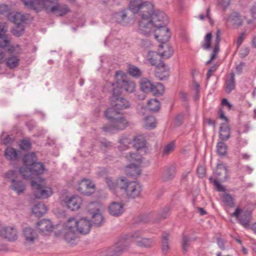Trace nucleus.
<instances>
[{"label":"nucleus","mask_w":256,"mask_h":256,"mask_svg":"<svg viewBox=\"0 0 256 256\" xmlns=\"http://www.w3.org/2000/svg\"><path fill=\"white\" fill-rule=\"evenodd\" d=\"M129 8L134 14L140 13L138 29L144 35L149 34L154 28L165 26L168 22L166 15L162 12L154 11L150 2L130 0Z\"/></svg>","instance_id":"1"},{"label":"nucleus","mask_w":256,"mask_h":256,"mask_svg":"<svg viewBox=\"0 0 256 256\" xmlns=\"http://www.w3.org/2000/svg\"><path fill=\"white\" fill-rule=\"evenodd\" d=\"M120 92L118 90H113L112 96L110 98L112 107L108 108L105 112V116L107 118H113L114 115H118L121 110L128 108L130 106L128 101L120 96Z\"/></svg>","instance_id":"2"},{"label":"nucleus","mask_w":256,"mask_h":256,"mask_svg":"<svg viewBox=\"0 0 256 256\" xmlns=\"http://www.w3.org/2000/svg\"><path fill=\"white\" fill-rule=\"evenodd\" d=\"M126 158L129 162L125 168L126 174L132 176H139L140 174V166L142 162V156L138 152H130L126 154Z\"/></svg>","instance_id":"3"},{"label":"nucleus","mask_w":256,"mask_h":256,"mask_svg":"<svg viewBox=\"0 0 256 256\" xmlns=\"http://www.w3.org/2000/svg\"><path fill=\"white\" fill-rule=\"evenodd\" d=\"M118 184L120 189L124 190L126 196L132 198H136L140 196L142 186L136 182H128L125 178H121L118 182L112 186L110 184V188H113Z\"/></svg>","instance_id":"4"},{"label":"nucleus","mask_w":256,"mask_h":256,"mask_svg":"<svg viewBox=\"0 0 256 256\" xmlns=\"http://www.w3.org/2000/svg\"><path fill=\"white\" fill-rule=\"evenodd\" d=\"M116 84H113L112 86L115 85L118 87V89L115 88L116 90H122L128 93L134 92L136 88V84L132 80H128L126 74L122 72L118 71L116 74Z\"/></svg>","instance_id":"5"},{"label":"nucleus","mask_w":256,"mask_h":256,"mask_svg":"<svg viewBox=\"0 0 256 256\" xmlns=\"http://www.w3.org/2000/svg\"><path fill=\"white\" fill-rule=\"evenodd\" d=\"M18 173L16 170H8L5 174V178L10 183V188L18 194H22L26 190V184L20 180L16 179Z\"/></svg>","instance_id":"6"},{"label":"nucleus","mask_w":256,"mask_h":256,"mask_svg":"<svg viewBox=\"0 0 256 256\" xmlns=\"http://www.w3.org/2000/svg\"><path fill=\"white\" fill-rule=\"evenodd\" d=\"M140 90L145 93H152L154 96L162 95L164 91V86L160 83H154L146 78L140 81Z\"/></svg>","instance_id":"7"},{"label":"nucleus","mask_w":256,"mask_h":256,"mask_svg":"<svg viewBox=\"0 0 256 256\" xmlns=\"http://www.w3.org/2000/svg\"><path fill=\"white\" fill-rule=\"evenodd\" d=\"M130 245L128 235L125 234L108 250L106 256H120L130 248Z\"/></svg>","instance_id":"8"},{"label":"nucleus","mask_w":256,"mask_h":256,"mask_svg":"<svg viewBox=\"0 0 256 256\" xmlns=\"http://www.w3.org/2000/svg\"><path fill=\"white\" fill-rule=\"evenodd\" d=\"M102 205L98 202H90L87 206V209L92 215V222L96 226H100L104 219L101 214Z\"/></svg>","instance_id":"9"},{"label":"nucleus","mask_w":256,"mask_h":256,"mask_svg":"<svg viewBox=\"0 0 256 256\" xmlns=\"http://www.w3.org/2000/svg\"><path fill=\"white\" fill-rule=\"evenodd\" d=\"M45 168L42 164L36 162L30 166L21 167L19 172L24 178L32 179L34 178V176L42 174Z\"/></svg>","instance_id":"10"},{"label":"nucleus","mask_w":256,"mask_h":256,"mask_svg":"<svg viewBox=\"0 0 256 256\" xmlns=\"http://www.w3.org/2000/svg\"><path fill=\"white\" fill-rule=\"evenodd\" d=\"M65 240L68 244H74L72 241L76 240V234L78 231V220L74 218H70L68 220L65 224Z\"/></svg>","instance_id":"11"},{"label":"nucleus","mask_w":256,"mask_h":256,"mask_svg":"<svg viewBox=\"0 0 256 256\" xmlns=\"http://www.w3.org/2000/svg\"><path fill=\"white\" fill-rule=\"evenodd\" d=\"M130 244L134 242L138 246L148 248L154 245V241L150 238H142L140 231L130 232L128 234Z\"/></svg>","instance_id":"12"},{"label":"nucleus","mask_w":256,"mask_h":256,"mask_svg":"<svg viewBox=\"0 0 256 256\" xmlns=\"http://www.w3.org/2000/svg\"><path fill=\"white\" fill-rule=\"evenodd\" d=\"M34 195L36 198L44 199L52 196V192L50 188L45 186L42 183L40 184L34 180L31 181Z\"/></svg>","instance_id":"13"},{"label":"nucleus","mask_w":256,"mask_h":256,"mask_svg":"<svg viewBox=\"0 0 256 256\" xmlns=\"http://www.w3.org/2000/svg\"><path fill=\"white\" fill-rule=\"evenodd\" d=\"M114 115L113 118H108L110 120L109 126H104L103 130L105 132H111L114 130H122L128 126V122L124 117H117Z\"/></svg>","instance_id":"14"},{"label":"nucleus","mask_w":256,"mask_h":256,"mask_svg":"<svg viewBox=\"0 0 256 256\" xmlns=\"http://www.w3.org/2000/svg\"><path fill=\"white\" fill-rule=\"evenodd\" d=\"M40 6L44 8L47 13L62 14L63 6L60 4L58 0H47Z\"/></svg>","instance_id":"15"},{"label":"nucleus","mask_w":256,"mask_h":256,"mask_svg":"<svg viewBox=\"0 0 256 256\" xmlns=\"http://www.w3.org/2000/svg\"><path fill=\"white\" fill-rule=\"evenodd\" d=\"M230 216L238 219L240 223L244 228H250V222L252 218L250 212L243 211L242 209L238 208Z\"/></svg>","instance_id":"16"},{"label":"nucleus","mask_w":256,"mask_h":256,"mask_svg":"<svg viewBox=\"0 0 256 256\" xmlns=\"http://www.w3.org/2000/svg\"><path fill=\"white\" fill-rule=\"evenodd\" d=\"M155 38L160 42L166 43L170 38L171 34L169 29L165 26L153 29Z\"/></svg>","instance_id":"17"},{"label":"nucleus","mask_w":256,"mask_h":256,"mask_svg":"<svg viewBox=\"0 0 256 256\" xmlns=\"http://www.w3.org/2000/svg\"><path fill=\"white\" fill-rule=\"evenodd\" d=\"M78 190L80 193L89 196L94 192L95 184L90 180L83 179L78 184Z\"/></svg>","instance_id":"18"},{"label":"nucleus","mask_w":256,"mask_h":256,"mask_svg":"<svg viewBox=\"0 0 256 256\" xmlns=\"http://www.w3.org/2000/svg\"><path fill=\"white\" fill-rule=\"evenodd\" d=\"M124 206L122 202H112L108 207L110 214L114 216H121L124 212Z\"/></svg>","instance_id":"19"},{"label":"nucleus","mask_w":256,"mask_h":256,"mask_svg":"<svg viewBox=\"0 0 256 256\" xmlns=\"http://www.w3.org/2000/svg\"><path fill=\"white\" fill-rule=\"evenodd\" d=\"M8 31L6 24L0 22V48H5L9 46L11 37L9 34H6Z\"/></svg>","instance_id":"20"},{"label":"nucleus","mask_w":256,"mask_h":256,"mask_svg":"<svg viewBox=\"0 0 256 256\" xmlns=\"http://www.w3.org/2000/svg\"><path fill=\"white\" fill-rule=\"evenodd\" d=\"M36 227L39 230L40 232L42 234L47 235L52 232L54 226L52 222L48 220L43 219L36 224Z\"/></svg>","instance_id":"21"},{"label":"nucleus","mask_w":256,"mask_h":256,"mask_svg":"<svg viewBox=\"0 0 256 256\" xmlns=\"http://www.w3.org/2000/svg\"><path fill=\"white\" fill-rule=\"evenodd\" d=\"M66 203L67 208L72 211L78 210L82 204V199L78 196H74L68 198Z\"/></svg>","instance_id":"22"},{"label":"nucleus","mask_w":256,"mask_h":256,"mask_svg":"<svg viewBox=\"0 0 256 256\" xmlns=\"http://www.w3.org/2000/svg\"><path fill=\"white\" fill-rule=\"evenodd\" d=\"M226 22L227 24L238 27L242 26V20L240 14L235 12H231L230 15L226 18Z\"/></svg>","instance_id":"23"},{"label":"nucleus","mask_w":256,"mask_h":256,"mask_svg":"<svg viewBox=\"0 0 256 256\" xmlns=\"http://www.w3.org/2000/svg\"><path fill=\"white\" fill-rule=\"evenodd\" d=\"M155 76L160 80L168 78L170 76L169 68L163 62L156 66Z\"/></svg>","instance_id":"24"},{"label":"nucleus","mask_w":256,"mask_h":256,"mask_svg":"<svg viewBox=\"0 0 256 256\" xmlns=\"http://www.w3.org/2000/svg\"><path fill=\"white\" fill-rule=\"evenodd\" d=\"M2 235L10 241L15 240L18 238L17 230L14 227L4 228L0 231Z\"/></svg>","instance_id":"25"},{"label":"nucleus","mask_w":256,"mask_h":256,"mask_svg":"<svg viewBox=\"0 0 256 256\" xmlns=\"http://www.w3.org/2000/svg\"><path fill=\"white\" fill-rule=\"evenodd\" d=\"M91 223L86 218H82L78 220L77 232L86 234H88L90 229Z\"/></svg>","instance_id":"26"},{"label":"nucleus","mask_w":256,"mask_h":256,"mask_svg":"<svg viewBox=\"0 0 256 256\" xmlns=\"http://www.w3.org/2000/svg\"><path fill=\"white\" fill-rule=\"evenodd\" d=\"M158 52L162 58H168L172 56L174 50L168 44L164 43L160 45Z\"/></svg>","instance_id":"27"},{"label":"nucleus","mask_w":256,"mask_h":256,"mask_svg":"<svg viewBox=\"0 0 256 256\" xmlns=\"http://www.w3.org/2000/svg\"><path fill=\"white\" fill-rule=\"evenodd\" d=\"M161 56L159 52L157 53L154 51H150L146 56V60L152 66H156L162 63L161 61Z\"/></svg>","instance_id":"28"},{"label":"nucleus","mask_w":256,"mask_h":256,"mask_svg":"<svg viewBox=\"0 0 256 256\" xmlns=\"http://www.w3.org/2000/svg\"><path fill=\"white\" fill-rule=\"evenodd\" d=\"M23 235L28 243H33L37 235L34 230L30 228H25L23 230Z\"/></svg>","instance_id":"29"},{"label":"nucleus","mask_w":256,"mask_h":256,"mask_svg":"<svg viewBox=\"0 0 256 256\" xmlns=\"http://www.w3.org/2000/svg\"><path fill=\"white\" fill-rule=\"evenodd\" d=\"M220 40V32L219 30H217L216 34V40L214 46L211 56L210 60L207 62V64H209L212 60H214L216 58V56L219 52V43Z\"/></svg>","instance_id":"30"},{"label":"nucleus","mask_w":256,"mask_h":256,"mask_svg":"<svg viewBox=\"0 0 256 256\" xmlns=\"http://www.w3.org/2000/svg\"><path fill=\"white\" fill-rule=\"evenodd\" d=\"M47 210V208L44 204L39 202L34 206L32 212L36 216L40 217L46 212Z\"/></svg>","instance_id":"31"},{"label":"nucleus","mask_w":256,"mask_h":256,"mask_svg":"<svg viewBox=\"0 0 256 256\" xmlns=\"http://www.w3.org/2000/svg\"><path fill=\"white\" fill-rule=\"evenodd\" d=\"M215 173L220 180L224 181L226 179L227 170L223 164H219L217 165Z\"/></svg>","instance_id":"32"},{"label":"nucleus","mask_w":256,"mask_h":256,"mask_svg":"<svg viewBox=\"0 0 256 256\" xmlns=\"http://www.w3.org/2000/svg\"><path fill=\"white\" fill-rule=\"evenodd\" d=\"M127 12L126 10H122L115 13L113 18L116 22L122 25H126L128 24Z\"/></svg>","instance_id":"33"},{"label":"nucleus","mask_w":256,"mask_h":256,"mask_svg":"<svg viewBox=\"0 0 256 256\" xmlns=\"http://www.w3.org/2000/svg\"><path fill=\"white\" fill-rule=\"evenodd\" d=\"M220 138L223 140H228L230 136V128L228 124L223 123L220 129Z\"/></svg>","instance_id":"34"},{"label":"nucleus","mask_w":256,"mask_h":256,"mask_svg":"<svg viewBox=\"0 0 256 256\" xmlns=\"http://www.w3.org/2000/svg\"><path fill=\"white\" fill-rule=\"evenodd\" d=\"M6 66L10 69H14L18 67L20 62V60L18 56H12L6 59Z\"/></svg>","instance_id":"35"},{"label":"nucleus","mask_w":256,"mask_h":256,"mask_svg":"<svg viewBox=\"0 0 256 256\" xmlns=\"http://www.w3.org/2000/svg\"><path fill=\"white\" fill-rule=\"evenodd\" d=\"M4 156L8 160L14 161L16 160L18 158V153L16 149L9 147L5 150Z\"/></svg>","instance_id":"36"},{"label":"nucleus","mask_w":256,"mask_h":256,"mask_svg":"<svg viewBox=\"0 0 256 256\" xmlns=\"http://www.w3.org/2000/svg\"><path fill=\"white\" fill-rule=\"evenodd\" d=\"M37 160L36 155L34 152L28 153L23 158L24 165L23 166H30Z\"/></svg>","instance_id":"37"},{"label":"nucleus","mask_w":256,"mask_h":256,"mask_svg":"<svg viewBox=\"0 0 256 256\" xmlns=\"http://www.w3.org/2000/svg\"><path fill=\"white\" fill-rule=\"evenodd\" d=\"M234 88V75L233 73H230L226 82V91L227 93H230Z\"/></svg>","instance_id":"38"},{"label":"nucleus","mask_w":256,"mask_h":256,"mask_svg":"<svg viewBox=\"0 0 256 256\" xmlns=\"http://www.w3.org/2000/svg\"><path fill=\"white\" fill-rule=\"evenodd\" d=\"M28 16L20 12H16L12 16V21L16 25L22 24V23L28 20Z\"/></svg>","instance_id":"39"},{"label":"nucleus","mask_w":256,"mask_h":256,"mask_svg":"<svg viewBox=\"0 0 256 256\" xmlns=\"http://www.w3.org/2000/svg\"><path fill=\"white\" fill-rule=\"evenodd\" d=\"M134 146L137 150L142 148L145 146L146 140L142 135L136 136L134 138Z\"/></svg>","instance_id":"40"},{"label":"nucleus","mask_w":256,"mask_h":256,"mask_svg":"<svg viewBox=\"0 0 256 256\" xmlns=\"http://www.w3.org/2000/svg\"><path fill=\"white\" fill-rule=\"evenodd\" d=\"M131 143V139L126 136H124L120 140L118 148L120 151L124 150L128 148V144Z\"/></svg>","instance_id":"41"},{"label":"nucleus","mask_w":256,"mask_h":256,"mask_svg":"<svg viewBox=\"0 0 256 256\" xmlns=\"http://www.w3.org/2000/svg\"><path fill=\"white\" fill-rule=\"evenodd\" d=\"M144 126L146 128H153L156 126L155 118L153 116H148L144 120Z\"/></svg>","instance_id":"42"},{"label":"nucleus","mask_w":256,"mask_h":256,"mask_svg":"<svg viewBox=\"0 0 256 256\" xmlns=\"http://www.w3.org/2000/svg\"><path fill=\"white\" fill-rule=\"evenodd\" d=\"M128 74L134 76L138 78L141 76L140 70L136 66L132 64H129L128 66Z\"/></svg>","instance_id":"43"},{"label":"nucleus","mask_w":256,"mask_h":256,"mask_svg":"<svg viewBox=\"0 0 256 256\" xmlns=\"http://www.w3.org/2000/svg\"><path fill=\"white\" fill-rule=\"evenodd\" d=\"M160 102L154 98L148 101L147 107L151 111H157L160 109Z\"/></svg>","instance_id":"44"},{"label":"nucleus","mask_w":256,"mask_h":256,"mask_svg":"<svg viewBox=\"0 0 256 256\" xmlns=\"http://www.w3.org/2000/svg\"><path fill=\"white\" fill-rule=\"evenodd\" d=\"M175 175V170L173 168L166 170L163 174L162 179L164 181H168L172 179Z\"/></svg>","instance_id":"45"},{"label":"nucleus","mask_w":256,"mask_h":256,"mask_svg":"<svg viewBox=\"0 0 256 256\" xmlns=\"http://www.w3.org/2000/svg\"><path fill=\"white\" fill-rule=\"evenodd\" d=\"M176 146L174 142H170L164 146L162 150V154L167 156L173 152Z\"/></svg>","instance_id":"46"},{"label":"nucleus","mask_w":256,"mask_h":256,"mask_svg":"<svg viewBox=\"0 0 256 256\" xmlns=\"http://www.w3.org/2000/svg\"><path fill=\"white\" fill-rule=\"evenodd\" d=\"M162 238V250L163 252L166 253L170 248L168 242L169 234L168 233H164Z\"/></svg>","instance_id":"47"},{"label":"nucleus","mask_w":256,"mask_h":256,"mask_svg":"<svg viewBox=\"0 0 256 256\" xmlns=\"http://www.w3.org/2000/svg\"><path fill=\"white\" fill-rule=\"evenodd\" d=\"M217 152L220 156H224L226 153L227 146L226 144L222 142H219L216 146Z\"/></svg>","instance_id":"48"},{"label":"nucleus","mask_w":256,"mask_h":256,"mask_svg":"<svg viewBox=\"0 0 256 256\" xmlns=\"http://www.w3.org/2000/svg\"><path fill=\"white\" fill-rule=\"evenodd\" d=\"M24 28L23 24L16 25L12 30V34L16 36H20L24 32Z\"/></svg>","instance_id":"49"},{"label":"nucleus","mask_w":256,"mask_h":256,"mask_svg":"<svg viewBox=\"0 0 256 256\" xmlns=\"http://www.w3.org/2000/svg\"><path fill=\"white\" fill-rule=\"evenodd\" d=\"M212 34L210 32L206 34L204 40L202 43V47L205 50L209 48L210 46Z\"/></svg>","instance_id":"50"},{"label":"nucleus","mask_w":256,"mask_h":256,"mask_svg":"<svg viewBox=\"0 0 256 256\" xmlns=\"http://www.w3.org/2000/svg\"><path fill=\"white\" fill-rule=\"evenodd\" d=\"M122 178H121L118 179L117 180H115L112 179V178H111L110 176H107L106 178V183L107 184V185H108V188L110 189V190H114L116 188H120L118 184L117 186H114V188H110V184L111 186H112L115 184H117L119 180Z\"/></svg>","instance_id":"51"},{"label":"nucleus","mask_w":256,"mask_h":256,"mask_svg":"<svg viewBox=\"0 0 256 256\" xmlns=\"http://www.w3.org/2000/svg\"><path fill=\"white\" fill-rule=\"evenodd\" d=\"M8 51L10 54L14 53L16 54H21L22 49L20 45L14 44L10 46L8 49Z\"/></svg>","instance_id":"52"},{"label":"nucleus","mask_w":256,"mask_h":256,"mask_svg":"<svg viewBox=\"0 0 256 256\" xmlns=\"http://www.w3.org/2000/svg\"><path fill=\"white\" fill-rule=\"evenodd\" d=\"M222 199L224 202L228 206H232L234 204L233 199L232 197L228 194H224L222 196Z\"/></svg>","instance_id":"53"},{"label":"nucleus","mask_w":256,"mask_h":256,"mask_svg":"<svg viewBox=\"0 0 256 256\" xmlns=\"http://www.w3.org/2000/svg\"><path fill=\"white\" fill-rule=\"evenodd\" d=\"M22 0L24 4L26 6L32 9H33L34 10H36V4H38V2H37L36 0Z\"/></svg>","instance_id":"54"},{"label":"nucleus","mask_w":256,"mask_h":256,"mask_svg":"<svg viewBox=\"0 0 256 256\" xmlns=\"http://www.w3.org/2000/svg\"><path fill=\"white\" fill-rule=\"evenodd\" d=\"M20 146L23 150H28L31 147V143L28 140H20Z\"/></svg>","instance_id":"55"},{"label":"nucleus","mask_w":256,"mask_h":256,"mask_svg":"<svg viewBox=\"0 0 256 256\" xmlns=\"http://www.w3.org/2000/svg\"><path fill=\"white\" fill-rule=\"evenodd\" d=\"M197 173L200 178H204L206 174L205 168L202 166H198L197 168Z\"/></svg>","instance_id":"56"},{"label":"nucleus","mask_w":256,"mask_h":256,"mask_svg":"<svg viewBox=\"0 0 256 256\" xmlns=\"http://www.w3.org/2000/svg\"><path fill=\"white\" fill-rule=\"evenodd\" d=\"M218 68V64H214L210 68L206 74L207 80L210 78L212 76V73L214 72L217 70Z\"/></svg>","instance_id":"57"},{"label":"nucleus","mask_w":256,"mask_h":256,"mask_svg":"<svg viewBox=\"0 0 256 256\" xmlns=\"http://www.w3.org/2000/svg\"><path fill=\"white\" fill-rule=\"evenodd\" d=\"M218 4L224 8H227L230 4V0H217Z\"/></svg>","instance_id":"58"},{"label":"nucleus","mask_w":256,"mask_h":256,"mask_svg":"<svg viewBox=\"0 0 256 256\" xmlns=\"http://www.w3.org/2000/svg\"><path fill=\"white\" fill-rule=\"evenodd\" d=\"M10 11L9 7L6 4L0 5V13L1 14H6Z\"/></svg>","instance_id":"59"},{"label":"nucleus","mask_w":256,"mask_h":256,"mask_svg":"<svg viewBox=\"0 0 256 256\" xmlns=\"http://www.w3.org/2000/svg\"><path fill=\"white\" fill-rule=\"evenodd\" d=\"M214 183L218 191H224V186L220 183H219L216 180H214Z\"/></svg>","instance_id":"60"},{"label":"nucleus","mask_w":256,"mask_h":256,"mask_svg":"<svg viewBox=\"0 0 256 256\" xmlns=\"http://www.w3.org/2000/svg\"><path fill=\"white\" fill-rule=\"evenodd\" d=\"M252 17L256 20V2L254 3L250 9Z\"/></svg>","instance_id":"61"},{"label":"nucleus","mask_w":256,"mask_h":256,"mask_svg":"<svg viewBox=\"0 0 256 256\" xmlns=\"http://www.w3.org/2000/svg\"><path fill=\"white\" fill-rule=\"evenodd\" d=\"M244 33L242 32L238 36V40H237V42H236L238 47H239L240 46V44H242V42L244 38Z\"/></svg>","instance_id":"62"},{"label":"nucleus","mask_w":256,"mask_h":256,"mask_svg":"<svg viewBox=\"0 0 256 256\" xmlns=\"http://www.w3.org/2000/svg\"><path fill=\"white\" fill-rule=\"evenodd\" d=\"M245 64L244 62H240L236 66V71L238 73H240L242 72L243 68L244 67Z\"/></svg>","instance_id":"63"},{"label":"nucleus","mask_w":256,"mask_h":256,"mask_svg":"<svg viewBox=\"0 0 256 256\" xmlns=\"http://www.w3.org/2000/svg\"><path fill=\"white\" fill-rule=\"evenodd\" d=\"M222 106H227L228 108V110H230L232 107V104L226 98H224V99L222 100Z\"/></svg>","instance_id":"64"}]
</instances>
